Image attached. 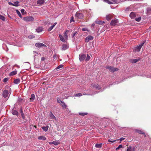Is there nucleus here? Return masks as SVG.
Segmentation results:
<instances>
[{
    "label": "nucleus",
    "mask_w": 151,
    "mask_h": 151,
    "mask_svg": "<svg viewBox=\"0 0 151 151\" xmlns=\"http://www.w3.org/2000/svg\"><path fill=\"white\" fill-rule=\"evenodd\" d=\"M12 114L14 115L18 116V112L16 110H13L12 111Z\"/></svg>",
    "instance_id": "25"
},
{
    "label": "nucleus",
    "mask_w": 151,
    "mask_h": 151,
    "mask_svg": "<svg viewBox=\"0 0 151 151\" xmlns=\"http://www.w3.org/2000/svg\"><path fill=\"white\" fill-rule=\"evenodd\" d=\"M37 139L39 140H45L46 139V138L44 136H41L38 137Z\"/></svg>",
    "instance_id": "17"
},
{
    "label": "nucleus",
    "mask_w": 151,
    "mask_h": 151,
    "mask_svg": "<svg viewBox=\"0 0 151 151\" xmlns=\"http://www.w3.org/2000/svg\"><path fill=\"white\" fill-rule=\"evenodd\" d=\"M57 59V56L55 55H54L53 57V59L54 60H55Z\"/></svg>",
    "instance_id": "52"
},
{
    "label": "nucleus",
    "mask_w": 151,
    "mask_h": 151,
    "mask_svg": "<svg viewBox=\"0 0 151 151\" xmlns=\"http://www.w3.org/2000/svg\"><path fill=\"white\" fill-rule=\"evenodd\" d=\"M69 32V30H67L64 33V37L65 39L67 40L68 39V33Z\"/></svg>",
    "instance_id": "15"
},
{
    "label": "nucleus",
    "mask_w": 151,
    "mask_h": 151,
    "mask_svg": "<svg viewBox=\"0 0 151 151\" xmlns=\"http://www.w3.org/2000/svg\"><path fill=\"white\" fill-rule=\"evenodd\" d=\"M106 19L107 20L109 21L111 19L112 16L111 15L109 14V15H106Z\"/></svg>",
    "instance_id": "27"
},
{
    "label": "nucleus",
    "mask_w": 151,
    "mask_h": 151,
    "mask_svg": "<svg viewBox=\"0 0 151 151\" xmlns=\"http://www.w3.org/2000/svg\"><path fill=\"white\" fill-rule=\"evenodd\" d=\"M59 37L60 38V40L61 41L64 42H65L67 41V40L65 39L64 37H63L61 35H59Z\"/></svg>",
    "instance_id": "11"
},
{
    "label": "nucleus",
    "mask_w": 151,
    "mask_h": 151,
    "mask_svg": "<svg viewBox=\"0 0 151 151\" xmlns=\"http://www.w3.org/2000/svg\"><path fill=\"white\" fill-rule=\"evenodd\" d=\"M136 132L139 133L140 134H145V133L144 132L142 131V130H139V129H136ZM145 137H146V136L145 134Z\"/></svg>",
    "instance_id": "24"
},
{
    "label": "nucleus",
    "mask_w": 151,
    "mask_h": 151,
    "mask_svg": "<svg viewBox=\"0 0 151 151\" xmlns=\"http://www.w3.org/2000/svg\"><path fill=\"white\" fill-rule=\"evenodd\" d=\"M78 31H75L73 32L72 34L71 35V37L72 38H73L76 35V34L78 33Z\"/></svg>",
    "instance_id": "30"
},
{
    "label": "nucleus",
    "mask_w": 151,
    "mask_h": 151,
    "mask_svg": "<svg viewBox=\"0 0 151 151\" xmlns=\"http://www.w3.org/2000/svg\"><path fill=\"white\" fill-rule=\"evenodd\" d=\"M43 28L42 27H38L36 29V31L38 32L39 33L42 32L43 30Z\"/></svg>",
    "instance_id": "12"
},
{
    "label": "nucleus",
    "mask_w": 151,
    "mask_h": 151,
    "mask_svg": "<svg viewBox=\"0 0 151 151\" xmlns=\"http://www.w3.org/2000/svg\"><path fill=\"white\" fill-rule=\"evenodd\" d=\"M45 0H39L37 1V4L42 5L45 2Z\"/></svg>",
    "instance_id": "14"
},
{
    "label": "nucleus",
    "mask_w": 151,
    "mask_h": 151,
    "mask_svg": "<svg viewBox=\"0 0 151 151\" xmlns=\"http://www.w3.org/2000/svg\"><path fill=\"white\" fill-rule=\"evenodd\" d=\"M91 86L93 88H95L99 90L101 88V87L98 84L94 83L92 84H91Z\"/></svg>",
    "instance_id": "7"
},
{
    "label": "nucleus",
    "mask_w": 151,
    "mask_h": 151,
    "mask_svg": "<svg viewBox=\"0 0 151 151\" xmlns=\"http://www.w3.org/2000/svg\"><path fill=\"white\" fill-rule=\"evenodd\" d=\"M82 95V94L81 93H79L76 94L75 96H76L77 97H79L81 96Z\"/></svg>",
    "instance_id": "47"
},
{
    "label": "nucleus",
    "mask_w": 151,
    "mask_h": 151,
    "mask_svg": "<svg viewBox=\"0 0 151 151\" xmlns=\"http://www.w3.org/2000/svg\"><path fill=\"white\" fill-rule=\"evenodd\" d=\"M33 53H34H34H36V54H38L37 52H36V51H33Z\"/></svg>",
    "instance_id": "63"
},
{
    "label": "nucleus",
    "mask_w": 151,
    "mask_h": 151,
    "mask_svg": "<svg viewBox=\"0 0 151 151\" xmlns=\"http://www.w3.org/2000/svg\"><path fill=\"white\" fill-rule=\"evenodd\" d=\"M63 67V65L61 64L58 66L57 67H56L55 68L56 69H58L62 68Z\"/></svg>",
    "instance_id": "42"
},
{
    "label": "nucleus",
    "mask_w": 151,
    "mask_h": 151,
    "mask_svg": "<svg viewBox=\"0 0 151 151\" xmlns=\"http://www.w3.org/2000/svg\"><path fill=\"white\" fill-rule=\"evenodd\" d=\"M93 37L91 35H89L85 39V42H88L90 40H92L93 39Z\"/></svg>",
    "instance_id": "8"
},
{
    "label": "nucleus",
    "mask_w": 151,
    "mask_h": 151,
    "mask_svg": "<svg viewBox=\"0 0 151 151\" xmlns=\"http://www.w3.org/2000/svg\"><path fill=\"white\" fill-rule=\"evenodd\" d=\"M56 24V22L54 23L52 25L54 27L55 26V25Z\"/></svg>",
    "instance_id": "62"
},
{
    "label": "nucleus",
    "mask_w": 151,
    "mask_h": 151,
    "mask_svg": "<svg viewBox=\"0 0 151 151\" xmlns=\"http://www.w3.org/2000/svg\"><path fill=\"white\" fill-rule=\"evenodd\" d=\"M17 71L15 70L12 72H11V73H10L9 74V75L10 76H12L17 74Z\"/></svg>",
    "instance_id": "19"
},
{
    "label": "nucleus",
    "mask_w": 151,
    "mask_h": 151,
    "mask_svg": "<svg viewBox=\"0 0 151 151\" xmlns=\"http://www.w3.org/2000/svg\"><path fill=\"white\" fill-rule=\"evenodd\" d=\"M50 116L51 119H54L55 120L56 119V118L54 115L52 113V112H50Z\"/></svg>",
    "instance_id": "23"
},
{
    "label": "nucleus",
    "mask_w": 151,
    "mask_h": 151,
    "mask_svg": "<svg viewBox=\"0 0 151 151\" xmlns=\"http://www.w3.org/2000/svg\"><path fill=\"white\" fill-rule=\"evenodd\" d=\"M19 112L21 114L22 118L23 119H25V116L22 108H21L20 109Z\"/></svg>",
    "instance_id": "16"
},
{
    "label": "nucleus",
    "mask_w": 151,
    "mask_h": 151,
    "mask_svg": "<svg viewBox=\"0 0 151 151\" xmlns=\"http://www.w3.org/2000/svg\"><path fill=\"white\" fill-rule=\"evenodd\" d=\"M147 12L150 13L151 12V8L148 7L147 8Z\"/></svg>",
    "instance_id": "40"
},
{
    "label": "nucleus",
    "mask_w": 151,
    "mask_h": 151,
    "mask_svg": "<svg viewBox=\"0 0 151 151\" xmlns=\"http://www.w3.org/2000/svg\"><path fill=\"white\" fill-rule=\"evenodd\" d=\"M35 95L34 94L31 95V97L30 98V101H33L35 99Z\"/></svg>",
    "instance_id": "21"
},
{
    "label": "nucleus",
    "mask_w": 151,
    "mask_h": 151,
    "mask_svg": "<svg viewBox=\"0 0 151 151\" xmlns=\"http://www.w3.org/2000/svg\"><path fill=\"white\" fill-rule=\"evenodd\" d=\"M132 147L131 146H129L127 147V151H132Z\"/></svg>",
    "instance_id": "37"
},
{
    "label": "nucleus",
    "mask_w": 151,
    "mask_h": 151,
    "mask_svg": "<svg viewBox=\"0 0 151 151\" xmlns=\"http://www.w3.org/2000/svg\"><path fill=\"white\" fill-rule=\"evenodd\" d=\"M116 140H111L110 139H109L108 140V141L109 142H111V143H113L114 142L116 141Z\"/></svg>",
    "instance_id": "51"
},
{
    "label": "nucleus",
    "mask_w": 151,
    "mask_h": 151,
    "mask_svg": "<svg viewBox=\"0 0 151 151\" xmlns=\"http://www.w3.org/2000/svg\"><path fill=\"white\" fill-rule=\"evenodd\" d=\"M24 12V10L23 9H22L21 10V12L22 13H23Z\"/></svg>",
    "instance_id": "56"
},
{
    "label": "nucleus",
    "mask_w": 151,
    "mask_h": 151,
    "mask_svg": "<svg viewBox=\"0 0 151 151\" xmlns=\"http://www.w3.org/2000/svg\"><path fill=\"white\" fill-rule=\"evenodd\" d=\"M19 2L18 1L14 2V6H19Z\"/></svg>",
    "instance_id": "32"
},
{
    "label": "nucleus",
    "mask_w": 151,
    "mask_h": 151,
    "mask_svg": "<svg viewBox=\"0 0 151 151\" xmlns=\"http://www.w3.org/2000/svg\"><path fill=\"white\" fill-rule=\"evenodd\" d=\"M122 145H119V146L116 148V150H118L120 148H122Z\"/></svg>",
    "instance_id": "45"
},
{
    "label": "nucleus",
    "mask_w": 151,
    "mask_h": 151,
    "mask_svg": "<svg viewBox=\"0 0 151 151\" xmlns=\"http://www.w3.org/2000/svg\"><path fill=\"white\" fill-rule=\"evenodd\" d=\"M57 102L60 104L61 103H62L63 101L61 100V99L60 98H58L57 99Z\"/></svg>",
    "instance_id": "38"
},
{
    "label": "nucleus",
    "mask_w": 151,
    "mask_h": 151,
    "mask_svg": "<svg viewBox=\"0 0 151 151\" xmlns=\"http://www.w3.org/2000/svg\"><path fill=\"white\" fill-rule=\"evenodd\" d=\"M16 12L18 16L21 18L22 17V16L21 15V13L20 12L17 10H16Z\"/></svg>",
    "instance_id": "33"
},
{
    "label": "nucleus",
    "mask_w": 151,
    "mask_h": 151,
    "mask_svg": "<svg viewBox=\"0 0 151 151\" xmlns=\"http://www.w3.org/2000/svg\"><path fill=\"white\" fill-rule=\"evenodd\" d=\"M74 22V18H73V17H71V18L70 20V22Z\"/></svg>",
    "instance_id": "48"
},
{
    "label": "nucleus",
    "mask_w": 151,
    "mask_h": 151,
    "mask_svg": "<svg viewBox=\"0 0 151 151\" xmlns=\"http://www.w3.org/2000/svg\"><path fill=\"white\" fill-rule=\"evenodd\" d=\"M124 138H123V137H122L120 139V140L121 141H122L123 140H124Z\"/></svg>",
    "instance_id": "59"
},
{
    "label": "nucleus",
    "mask_w": 151,
    "mask_h": 151,
    "mask_svg": "<svg viewBox=\"0 0 151 151\" xmlns=\"http://www.w3.org/2000/svg\"><path fill=\"white\" fill-rule=\"evenodd\" d=\"M90 59V56L88 55V54L87 55V56L86 57V58L85 60L86 61H88Z\"/></svg>",
    "instance_id": "44"
},
{
    "label": "nucleus",
    "mask_w": 151,
    "mask_h": 151,
    "mask_svg": "<svg viewBox=\"0 0 151 151\" xmlns=\"http://www.w3.org/2000/svg\"><path fill=\"white\" fill-rule=\"evenodd\" d=\"M44 58H42V60H44Z\"/></svg>",
    "instance_id": "64"
},
{
    "label": "nucleus",
    "mask_w": 151,
    "mask_h": 151,
    "mask_svg": "<svg viewBox=\"0 0 151 151\" xmlns=\"http://www.w3.org/2000/svg\"><path fill=\"white\" fill-rule=\"evenodd\" d=\"M23 19L27 22H32L34 21L33 17L30 16L24 17Z\"/></svg>",
    "instance_id": "3"
},
{
    "label": "nucleus",
    "mask_w": 151,
    "mask_h": 151,
    "mask_svg": "<svg viewBox=\"0 0 151 151\" xmlns=\"http://www.w3.org/2000/svg\"><path fill=\"white\" fill-rule=\"evenodd\" d=\"M95 26V23H93V24L91 25V27H94Z\"/></svg>",
    "instance_id": "58"
},
{
    "label": "nucleus",
    "mask_w": 151,
    "mask_h": 151,
    "mask_svg": "<svg viewBox=\"0 0 151 151\" xmlns=\"http://www.w3.org/2000/svg\"><path fill=\"white\" fill-rule=\"evenodd\" d=\"M130 17L132 19L136 17L135 13L133 12H132L129 14Z\"/></svg>",
    "instance_id": "18"
},
{
    "label": "nucleus",
    "mask_w": 151,
    "mask_h": 151,
    "mask_svg": "<svg viewBox=\"0 0 151 151\" xmlns=\"http://www.w3.org/2000/svg\"><path fill=\"white\" fill-rule=\"evenodd\" d=\"M48 128V126H46L45 127H42V129L45 131V132H46L47 131Z\"/></svg>",
    "instance_id": "29"
},
{
    "label": "nucleus",
    "mask_w": 151,
    "mask_h": 151,
    "mask_svg": "<svg viewBox=\"0 0 151 151\" xmlns=\"http://www.w3.org/2000/svg\"><path fill=\"white\" fill-rule=\"evenodd\" d=\"M34 67H35V68H40V65L38 66H35Z\"/></svg>",
    "instance_id": "55"
},
{
    "label": "nucleus",
    "mask_w": 151,
    "mask_h": 151,
    "mask_svg": "<svg viewBox=\"0 0 151 151\" xmlns=\"http://www.w3.org/2000/svg\"><path fill=\"white\" fill-rule=\"evenodd\" d=\"M54 27L52 25L51 26H50L48 29V31L50 32V31L54 28Z\"/></svg>",
    "instance_id": "39"
},
{
    "label": "nucleus",
    "mask_w": 151,
    "mask_h": 151,
    "mask_svg": "<svg viewBox=\"0 0 151 151\" xmlns=\"http://www.w3.org/2000/svg\"><path fill=\"white\" fill-rule=\"evenodd\" d=\"M9 5H12V6H14V3H12L11 2H9Z\"/></svg>",
    "instance_id": "54"
},
{
    "label": "nucleus",
    "mask_w": 151,
    "mask_h": 151,
    "mask_svg": "<svg viewBox=\"0 0 151 151\" xmlns=\"http://www.w3.org/2000/svg\"><path fill=\"white\" fill-rule=\"evenodd\" d=\"M68 47L69 46L68 45L66 44H63V45L61 49L62 50H65L67 49Z\"/></svg>",
    "instance_id": "10"
},
{
    "label": "nucleus",
    "mask_w": 151,
    "mask_h": 151,
    "mask_svg": "<svg viewBox=\"0 0 151 151\" xmlns=\"http://www.w3.org/2000/svg\"><path fill=\"white\" fill-rule=\"evenodd\" d=\"M18 100L19 102H21L22 100V99L21 98H19Z\"/></svg>",
    "instance_id": "57"
},
{
    "label": "nucleus",
    "mask_w": 151,
    "mask_h": 151,
    "mask_svg": "<svg viewBox=\"0 0 151 151\" xmlns=\"http://www.w3.org/2000/svg\"><path fill=\"white\" fill-rule=\"evenodd\" d=\"M139 60V59H132L130 60V61L132 63H135L137 62H138Z\"/></svg>",
    "instance_id": "20"
},
{
    "label": "nucleus",
    "mask_w": 151,
    "mask_h": 151,
    "mask_svg": "<svg viewBox=\"0 0 151 151\" xmlns=\"http://www.w3.org/2000/svg\"><path fill=\"white\" fill-rule=\"evenodd\" d=\"M28 37L29 39H32L35 37V36H28Z\"/></svg>",
    "instance_id": "53"
},
{
    "label": "nucleus",
    "mask_w": 151,
    "mask_h": 151,
    "mask_svg": "<svg viewBox=\"0 0 151 151\" xmlns=\"http://www.w3.org/2000/svg\"><path fill=\"white\" fill-rule=\"evenodd\" d=\"M86 57V55L84 54H80L79 57L80 61H83L85 59Z\"/></svg>",
    "instance_id": "6"
},
{
    "label": "nucleus",
    "mask_w": 151,
    "mask_h": 151,
    "mask_svg": "<svg viewBox=\"0 0 151 151\" xmlns=\"http://www.w3.org/2000/svg\"><path fill=\"white\" fill-rule=\"evenodd\" d=\"M102 144L100 143V144H96L95 145V147L97 148H100L102 147Z\"/></svg>",
    "instance_id": "28"
},
{
    "label": "nucleus",
    "mask_w": 151,
    "mask_h": 151,
    "mask_svg": "<svg viewBox=\"0 0 151 151\" xmlns=\"http://www.w3.org/2000/svg\"><path fill=\"white\" fill-rule=\"evenodd\" d=\"M49 144L50 145H51L52 144H53V142H49Z\"/></svg>",
    "instance_id": "61"
},
{
    "label": "nucleus",
    "mask_w": 151,
    "mask_h": 151,
    "mask_svg": "<svg viewBox=\"0 0 151 151\" xmlns=\"http://www.w3.org/2000/svg\"><path fill=\"white\" fill-rule=\"evenodd\" d=\"M147 77L148 78H151V76H147Z\"/></svg>",
    "instance_id": "60"
},
{
    "label": "nucleus",
    "mask_w": 151,
    "mask_h": 151,
    "mask_svg": "<svg viewBox=\"0 0 151 151\" xmlns=\"http://www.w3.org/2000/svg\"><path fill=\"white\" fill-rule=\"evenodd\" d=\"M106 68L109 69L110 71L112 72H114L115 71H117L119 69L117 68H114L113 67L110 66H106Z\"/></svg>",
    "instance_id": "4"
},
{
    "label": "nucleus",
    "mask_w": 151,
    "mask_h": 151,
    "mask_svg": "<svg viewBox=\"0 0 151 151\" xmlns=\"http://www.w3.org/2000/svg\"><path fill=\"white\" fill-rule=\"evenodd\" d=\"M145 43V42H144L141 43L139 46H138L135 47L133 50V52H139Z\"/></svg>",
    "instance_id": "2"
},
{
    "label": "nucleus",
    "mask_w": 151,
    "mask_h": 151,
    "mask_svg": "<svg viewBox=\"0 0 151 151\" xmlns=\"http://www.w3.org/2000/svg\"><path fill=\"white\" fill-rule=\"evenodd\" d=\"M104 1L105 2H106L109 4H112L113 3L110 1L109 0H104Z\"/></svg>",
    "instance_id": "34"
},
{
    "label": "nucleus",
    "mask_w": 151,
    "mask_h": 151,
    "mask_svg": "<svg viewBox=\"0 0 151 151\" xmlns=\"http://www.w3.org/2000/svg\"><path fill=\"white\" fill-rule=\"evenodd\" d=\"M60 104L62 106L63 109H65L66 108V105L64 102H63L62 103Z\"/></svg>",
    "instance_id": "31"
},
{
    "label": "nucleus",
    "mask_w": 151,
    "mask_h": 151,
    "mask_svg": "<svg viewBox=\"0 0 151 151\" xmlns=\"http://www.w3.org/2000/svg\"><path fill=\"white\" fill-rule=\"evenodd\" d=\"M79 114L81 115L82 116H84L88 114V113L87 112L85 113H81L80 112L79 113Z\"/></svg>",
    "instance_id": "36"
},
{
    "label": "nucleus",
    "mask_w": 151,
    "mask_h": 151,
    "mask_svg": "<svg viewBox=\"0 0 151 151\" xmlns=\"http://www.w3.org/2000/svg\"><path fill=\"white\" fill-rule=\"evenodd\" d=\"M7 89V90H4L2 93L3 96L6 99V100L9 99L12 92L11 89L10 88L8 87Z\"/></svg>",
    "instance_id": "1"
},
{
    "label": "nucleus",
    "mask_w": 151,
    "mask_h": 151,
    "mask_svg": "<svg viewBox=\"0 0 151 151\" xmlns=\"http://www.w3.org/2000/svg\"><path fill=\"white\" fill-rule=\"evenodd\" d=\"M82 31H88V30L86 28H83L82 29Z\"/></svg>",
    "instance_id": "50"
},
{
    "label": "nucleus",
    "mask_w": 151,
    "mask_h": 151,
    "mask_svg": "<svg viewBox=\"0 0 151 151\" xmlns=\"http://www.w3.org/2000/svg\"><path fill=\"white\" fill-rule=\"evenodd\" d=\"M9 80V78H5L4 80H3V81L4 83H6V82L8 81Z\"/></svg>",
    "instance_id": "46"
},
{
    "label": "nucleus",
    "mask_w": 151,
    "mask_h": 151,
    "mask_svg": "<svg viewBox=\"0 0 151 151\" xmlns=\"http://www.w3.org/2000/svg\"><path fill=\"white\" fill-rule=\"evenodd\" d=\"M117 22V20L113 19L111 20L110 23V24L111 25H115L116 24Z\"/></svg>",
    "instance_id": "13"
},
{
    "label": "nucleus",
    "mask_w": 151,
    "mask_h": 151,
    "mask_svg": "<svg viewBox=\"0 0 151 151\" xmlns=\"http://www.w3.org/2000/svg\"><path fill=\"white\" fill-rule=\"evenodd\" d=\"M96 23L99 24H103L104 23V22H102L101 21L96 20L95 21Z\"/></svg>",
    "instance_id": "26"
},
{
    "label": "nucleus",
    "mask_w": 151,
    "mask_h": 151,
    "mask_svg": "<svg viewBox=\"0 0 151 151\" xmlns=\"http://www.w3.org/2000/svg\"><path fill=\"white\" fill-rule=\"evenodd\" d=\"M130 7H127L126 9H125V11H129L130 10Z\"/></svg>",
    "instance_id": "49"
},
{
    "label": "nucleus",
    "mask_w": 151,
    "mask_h": 151,
    "mask_svg": "<svg viewBox=\"0 0 151 151\" xmlns=\"http://www.w3.org/2000/svg\"><path fill=\"white\" fill-rule=\"evenodd\" d=\"M59 144L58 142L54 141L53 142V144L55 145H57Z\"/></svg>",
    "instance_id": "43"
},
{
    "label": "nucleus",
    "mask_w": 151,
    "mask_h": 151,
    "mask_svg": "<svg viewBox=\"0 0 151 151\" xmlns=\"http://www.w3.org/2000/svg\"><path fill=\"white\" fill-rule=\"evenodd\" d=\"M141 17H139L138 18H136L135 19L136 21L139 22L141 20Z\"/></svg>",
    "instance_id": "41"
},
{
    "label": "nucleus",
    "mask_w": 151,
    "mask_h": 151,
    "mask_svg": "<svg viewBox=\"0 0 151 151\" xmlns=\"http://www.w3.org/2000/svg\"><path fill=\"white\" fill-rule=\"evenodd\" d=\"M75 16L78 19H82L83 17V14L79 12H77L75 14Z\"/></svg>",
    "instance_id": "5"
},
{
    "label": "nucleus",
    "mask_w": 151,
    "mask_h": 151,
    "mask_svg": "<svg viewBox=\"0 0 151 151\" xmlns=\"http://www.w3.org/2000/svg\"><path fill=\"white\" fill-rule=\"evenodd\" d=\"M35 45L36 47H41L43 46H46V45L45 44L40 42L36 43L35 44Z\"/></svg>",
    "instance_id": "9"
},
{
    "label": "nucleus",
    "mask_w": 151,
    "mask_h": 151,
    "mask_svg": "<svg viewBox=\"0 0 151 151\" xmlns=\"http://www.w3.org/2000/svg\"><path fill=\"white\" fill-rule=\"evenodd\" d=\"M20 80L19 78L15 79L14 81V83L16 84H19L20 82Z\"/></svg>",
    "instance_id": "22"
},
{
    "label": "nucleus",
    "mask_w": 151,
    "mask_h": 151,
    "mask_svg": "<svg viewBox=\"0 0 151 151\" xmlns=\"http://www.w3.org/2000/svg\"><path fill=\"white\" fill-rule=\"evenodd\" d=\"M0 19L2 20L3 21H4L5 20V17L3 16L0 15Z\"/></svg>",
    "instance_id": "35"
}]
</instances>
